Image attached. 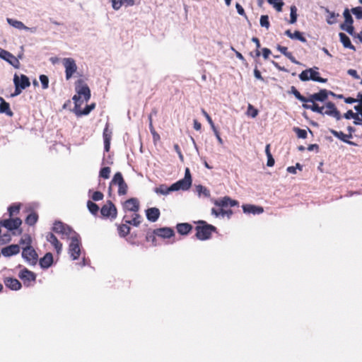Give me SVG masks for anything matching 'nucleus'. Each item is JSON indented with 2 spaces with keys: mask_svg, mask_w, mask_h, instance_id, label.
<instances>
[{
  "mask_svg": "<svg viewBox=\"0 0 362 362\" xmlns=\"http://www.w3.org/2000/svg\"><path fill=\"white\" fill-rule=\"evenodd\" d=\"M252 41L254 42L256 45L255 57H259L261 54V53L259 50V49L260 48V46H261L259 40L256 37H253L252 38Z\"/></svg>",
  "mask_w": 362,
  "mask_h": 362,
  "instance_id": "864d4df0",
  "label": "nucleus"
},
{
  "mask_svg": "<svg viewBox=\"0 0 362 362\" xmlns=\"http://www.w3.org/2000/svg\"><path fill=\"white\" fill-rule=\"evenodd\" d=\"M230 49L234 52L236 57L238 59H239L240 60H241L243 63L246 62L245 57H243V55L238 51H237L233 47H230Z\"/></svg>",
  "mask_w": 362,
  "mask_h": 362,
  "instance_id": "680f3d73",
  "label": "nucleus"
},
{
  "mask_svg": "<svg viewBox=\"0 0 362 362\" xmlns=\"http://www.w3.org/2000/svg\"><path fill=\"white\" fill-rule=\"evenodd\" d=\"M0 224L8 230H13L14 229H18L21 226L22 224V220L20 218H12L10 217V218L1 221Z\"/></svg>",
  "mask_w": 362,
  "mask_h": 362,
  "instance_id": "4468645a",
  "label": "nucleus"
},
{
  "mask_svg": "<svg viewBox=\"0 0 362 362\" xmlns=\"http://www.w3.org/2000/svg\"><path fill=\"white\" fill-rule=\"evenodd\" d=\"M344 117L347 119L351 118L356 119V117H358V113H355L351 110H349L344 114Z\"/></svg>",
  "mask_w": 362,
  "mask_h": 362,
  "instance_id": "052dcab7",
  "label": "nucleus"
},
{
  "mask_svg": "<svg viewBox=\"0 0 362 362\" xmlns=\"http://www.w3.org/2000/svg\"><path fill=\"white\" fill-rule=\"evenodd\" d=\"M112 134V131L110 130L108 128V124H106L103 134L104 139V148L106 152H108L110 151Z\"/></svg>",
  "mask_w": 362,
  "mask_h": 362,
  "instance_id": "4be33fe9",
  "label": "nucleus"
},
{
  "mask_svg": "<svg viewBox=\"0 0 362 362\" xmlns=\"http://www.w3.org/2000/svg\"><path fill=\"white\" fill-rule=\"evenodd\" d=\"M69 254L74 260L78 259L81 255V241L79 235L74 233V235L71 236V243L69 246Z\"/></svg>",
  "mask_w": 362,
  "mask_h": 362,
  "instance_id": "20e7f679",
  "label": "nucleus"
},
{
  "mask_svg": "<svg viewBox=\"0 0 362 362\" xmlns=\"http://www.w3.org/2000/svg\"><path fill=\"white\" fill-rule=\"evenodd\" d=\"M139 207V202L136 198H130L126 200L123 204V209L124 211L138 212Z\"/></svg>",
  "mask_w": 362,
  "mask_h": 362,
  "instance_id": "2eb2a0df",
  "label": "nucleus"
},
{
  "mask_svg": "<svg viewBox=\"0 0 362 362\" xmlns=\"http://www.w3.org/2000/svg\"><path fill=\"white\" fill-rule=\"evenodd\" d=\"M126 218L127 216H124L123 218L125 223L134 226H138L141 222V216L137 212H134L132 220H127Z\"/></svg>",
  "mask_w": 362,
  "mask_h": 362,
  "instance_id": "473e14b6",
  "label": "nucleus"
},
{
  "mask_svg": "<svg viewBox=\"0 0 362 362\" xmlns=\"http://www.w3.org/2000/svg\"><path fill=\"white\" fill-rule=\"evenodd\" d=\"M103 194L99 191L94 192L91 197L92 199L95 202L100 201L103 199Z\"/></svg>",
  "mask_w": 362,
  "mask_h": 362,
  "instance_id": "13d9d810",
  "label": "nucleus"
},
{
  "mask_svg": "<svg viewBox=\"0 0 362 362\" xmlns=\"http://www.w3.org/2000/svg\"><path fill=\"white\" fill-rule=\"evenodd\" d=\"M0 57L4 59V60L7 61L9 64L13 65L14 67L18 68L19 66V61L18 59L13 56L11 53L3 49L0 48Z\"/></svg>",
  "mask_w": 362,
  "mask_h": 362,
  "instance_id": "dca6fc26",
  "label": "nucleus"
},
{
  "mask_svg": "<svg viewBox=\"0 0 362 362\" xmlns=\"http://www.w3.org/2000/svg\"><path fill=\"white\" fill-rule=\"evenodd\" d=\"M22 257L33 264H35L37 260V254L30 245L23 248Z\"/></svg>",
  "mask_w": 362,
  "mask_h": 362,
  "instance_id": "ddd939ff",
  "label": "nucleus"
},
{
  "mask_svg": "<svg viewBox=\"0 0 362 362\" xmlns=\"http://www.w3.org/2000/svg\"><path fill=\"white\" fill-rule=\"evenodd\" d=\"M176 229L180 234L187 235L192 230V226L188 223H178Z\"/></svg>",
  "mask_w": 362,
  "mask_h": 362,
  "instance_id": "cd10ccee",
  "label": "nucleus"
},
{
  "mask_svg": "<svg viewBox=\"0 0 362 362\" xmlns=\"http://www.w3.org/2000/svg\"><path fill=\"white\" fill-rule=\"evenodd\" d=\"M53 262V256L52 253L47 252L40 259V265L44 269L49 268Z\"/></svg>",
  "mask_w": 362,
  "mask_h": 362,
  "instance_id": "bb28decb",
  "label": "nucleus"
},
{
  "mask_svg": "<svg viewBox=\"0 0 362 362\" xmlns=\"http://www.w3.org/2000/svg\"><path fill=\"white\" fill-rule=\"evenodd\" d=\"M101 216L105 218L113 220L117 216V209L115 205L111 202L107 201L100 210Z\"/></svg>",
  "mask_w": 362,
  "mask_h": 362,
  "instance_id": "0eeeda50",
  "label": "nucleus"
},
{
  "mask_svg": "<svg viewBox=\"0 0 362 362\" xmlns=\"http://www.w3.org/2000/svg\"><path fill=\"white\" fill-rule=\"evenodd\" d=\"M192 183V180L190 170L188 168H186L185 171L184 178L173 183L171 185L170 189H173V191H178V190L186 191V190H188L191 187Z\"/></svg>",
  "mask_w": 362,
  "mask_h": 362,
  "instance_id": "7ed1b4c3",
  "label": "nucleus"
},
{
  "mask_svg": "<svg viewBox=\"0 0 362 362\" xmlns=\"http://www.w3.org/2000/svg\"><path fill=\"white\" fill-rule=\"evenodd\" d=\"M202 115L205 117L206 119L207 120V122H209V124H210L211 129L216 127V126L214 125V123L211 119V117H210V115L206 112V110L204 109H202Z\"/></svg>",
  "mask_w": 362,
  "mask_h": 362,
  "instance_id": "4d7b16f0",
  "label": "nucleus"
},
{
  "mask_svg": "<svg viewBox=\"0 0 362 362\" xmlns=\"http://www.w3.org/2000/svg\"><path fill=\"white\" fill-rule=\"evenodd\" d=\"M110 172L111 170L110 167H104L100 170V176L104 179H108L110 177Z\"/></svg>",
  "mask_w": 362,
  "mask_h": 362,
  "instance_id": "09e8293b",
  "label": "nucleus"
},
{
  "mask_svg": "<svg viewBox=\"0 0 362 362\" xmlns=\"http://www.w3.org/2000/svg\"><path fill=\"white\" fill-rule=\"evenodd\" d=\"M0 113H5L8 116H13V113L10 109V105L6 102L2 97H0Z\"/></svg>",
  "mask_w": 362,
  "mask_h": 362,
  "instance_id": "c756f323",
  "label": "nucleus"
},
{
  "mask_svg": "<svg viewBox=\"0 0 362 362\" xmlns=\"http://www.w3.org/2000/svg\"><path fill=\"white\" fill-rule=\"evenodd\" d=\"M327 12L329 13L327 18V23L329 25L334 24L336 22L335 18L338 14L336 15L334 12H329L328 10Z\"/></svg>",
  "mask_w": 362,
  "mask_h": 362,
  "instance_id": "6e6d98bb",
  "label": "nucleus"
},
{
  "mask_svg": "<svg viewBox=\"0 0 362 362\" xmlns=\"http://www.w3.org/2000/svg\"><path fill=\"white\" fill-rule=\"evenodd\" d=\"M291 93L300 101L303 103H308V98L302 95L300 93L294 86L291 87Z\"/></svg>",
  "mask_w": 362,
  "mask_h": 362,
  "instance_id": "a19ab883",
  "label": "nucleus"
},
{
  "mask_svg": "<svg viewBox=\"0 0 362 362\" xmlns=\"http://www.w3.org/2000/svg\"><path fill=\"white\" fill-rule=\"evenodd\" d=\"M87 207L89 211L94 216H96L99 212V206L92 201L87 202Z\"/></svg>",
  "mask_w": 362,
  "mask_h": 362,
  "instance_id": "58836bf2",
  "label": "nucleus"
},
{
  "mask_svg": "<svg viewBox=\"0 0 362 362\" xmlns=\"http://www.w3.org/2000/svg\"><path fill=\"white\" fill-rule=\"evenodd\" d=\"M111 185H118V194L119 195H125L127 193L128 186L125 182L123 176L120 172H117L115 174L112 181Z\"/></svg>",
  "mask_w": 362,
  "mask_h": 362,
  "instance_id": "1a4fd4ad",
  "label": "nucleus"
},
{
  "mask_svg": "<svg viewBox=\"0 0 362 362\" xmlns=\"http://www.w3.org/2000/svg\"><path fill=\"white\" fill-rule=\"evenodd\" d=\"M127 224L125 223L117 226L119 235L122 238L126 237L130 232L131 228Z\"/></svg>",
  "mask_w": 362,
  "mask_h": 362,
  "instance_id": "f704fd0d",
  "label": "nucleus"
},
{
  "mask_svg": "<svg viewBox=\"0 0 362 362\" xmlns=\"http://www.w3.org/2000/svg\"><path fill=\"white\" fill-rule=\"evenodd\" d=\"M197 226L195 228V236L200 240H206L211 238L212 233L216 230V228L212 225L208 224L204 221H199L197 222Z\"/></svg>",
  "mask_w": 362,
  "mask_h": 362,
  "instance_id": "f03ea898",
  "label": "nucleus"
},
{
  "mask_svg": "<svg viewBox=\"0 0 362 362\" xmlns=\"http://www.w3.org/2000/svg\"><path fill=\"white\" fill-rule=\"evenodd\" d=\"M62 64L65 68L66 79L69 80L77 71L76 62L72 58H64Z\"/></svg>",
  "mask_w": 362,
  "mask_h": 362,
  "instance_id": "9d476101",
  "label": "nucleus"
},
{
  "mask_svg": "<svg viewBox=\"0 0 362 362\" xmlns=\"http://www.w3.org/2000/svg\"><path fill=\"white\" fill-rule=\"evenodd\" d=\"M340 42L342 43L345 48H349L354 51L356 50V47L351 44L349 37L344 33L339 34Z\"/></svg>",
  "mask_w": 362,
  "mask_h": 362,
  "instance_id": "c85d7f7f",
  "label": "nucleus"
},
{
  "mask_svg": "<svg viewBox=\"0 0 362 362\" xmlns=\"http://www.w3.org/2000/svg\"><path fill=\"white\" fill-rule=\"evenodd\" d=\"M7 22L11 26H13L17 29H19V30H32V28H30L25 26L21 21H17V20H15L13 18H8Z\"/></svg>",
  "mask_w": 362,
  "mask_h": 362,
  "instance_id": "2f4dec72",
  "label": "nucleus"
},
{
  "mask_svg": "<svg viewBox=\"0 0 362 362\" xmlns=\"http://www.w3.org/2000/svg\"><path fill=\"white\" fill-rule=\"evenodd\" d=\"M296 7L295 6H292L291 7V18L289 23L293 24L297 21V13H296Z\"/></svg>",
  "mask_w": 362,
  "mask_h": 362,
  "instance_id": "8fccbe9b",
  "label": "nucleus"
},
{
  "mask_svg": "<svg viewBox=\"0 0 362 362\" xmlns=\"http://www.w3.org/2000/svg\"><path fill=\"white\" fill-rule=\"evenodd\" d=\"M20 252V247L18 245H11L2 248L1 253L5 257H11L18 254Z\"/></svg>",
  "mask_w": 362,
  "mask_h": 362,
  "instance_id": "aec40b11",
  "label": "nucleus"
},
{
  "mask_svg": "<svg viewBox=\"0 0 362 362\" xmlns=\"http://www.w3.org/2000/svg\"><path fill=\"white\" fill-rule=\"evenodd\" d=\"M40 81L42 84V87L43 89H46L48 88L49 85V78L46 75L42 74L40 76Z\"/></svg>",
  "mask_w": 362,
  "mask_h": 362,
  "instance_id": "603ef678",
  "label": "nucleus"
},
{
  "mask_svg": "<svg viewBox=\"0 0 362 362\" xmlns=\"http://www.w3.org/2000/svg\"><path fill=\"white\" fill-rule=\"evenodd\" d=\"M148 119H149V129H150V132L152 134V136H153V140L154 141H157V140H159L160 139V136L159 134L156 132L155 129H154V127L153 125V122H152V117L151 115H150L148 117Z\"/></svg>",
  "mask_w": 362,
  "mask_h": 362,
  "instance_id": "37998d69",
  "label": "nucleus"
},
{
  "mask_svg": "<svg viewBox=\"0 0 362 362\" xmlns=\"http://www.w3.org/2000/svg\"><path fill=\"white\" fill-rule=\"evenodd\" d=\"M218 143L220 144H223V139H221V136H220V134H219V132L218 131L217 128L216 127H214L212 129Z\"/></svg>",
  "mask_w": 362,
  "mask_h": 362,
  "instance_id": "338daca9",
  "label": "nucleus"
},
{
  "mask_svg": "<svg viewBox=\"0 0 362 362\" xmlns=\"http://www.w3.org/2000/svg\"><path fill=\"white\" fill-rule=\"evenodd\" d=\"M110 1L112 3V8L116 11L119 10L122 6L120 0H110Z\"/></svg>",
  "mask_w": 362,
  "mask_h": 362,
  "instance_id": "e2e57ef3",
  "label": "nucleus"
},
{
  "mask_svg": "<svg viewBox=\"0 0 362 362\" xmlns=\"http://www.w3.org/2000/svg\"><path fill=\"white\" fill-rule=\"evenodd\" d=\"M351 12L356 16L357 19L362 18V8L361 6L353 8Z\"/></svg>",
  "mask_w": 362,
  "mask_h": 362,
  "instance_id": "5fc2aeb1",
  "label": "nucleus"
},
{
  "mask_svg": "<svg viewBox=\"0 0 362 362\" xmlns=\"http://www.w3.org/2000/svg\"><path fill=\"white\" fill-rule=\"evenodd\" d=\"M329 94L336 96V95L332 91H328L326 89H321L318 93L311 94L308 98V103H313L315 101L324 102L327 99Z\"/></svg>",
  "mask_w": 362,
  "mask_h": 362,
  "instance_id": "f8f14e48",
  "label": "nucleus"
},
{
  "mask_svg": "<svg viewBox=\"0 0 362 362\" xmlns=\"http://www.w3.org/2000/svg\"><path fill=\"white\" fill-rule=\"evenodd\" d=\"M312 105H308L306 103L303 104V107L305 109H309L311 110L314 112H317L319 114L322 113L323 110H325V107L322 106H319L318 104L315 103V102L312 103Z\"/></svg>",
  "mask_w": 362,
  "mask_h": 362,
  "instance_id": "72a5a7b5",
  "label": "nucleus"
},
{
  "mask_svg": "<svg viewBox=\"0 0 362 362\" xmlns=\"http://www.w3.org/2000/svg\"><path fill=\"white\" fill-rule=\"evenodd\" d=\"M235 7H236V9H237L238 13L240 16H244L245 18H247V15H246V13H245V10H244V8H243V6H242L240 4L237 3V4H236V5H235Z\"/></svg>",
  "mask_w": 362,
  "mask_h": 362,
  "instance_id": "0e129e2a",
  "label": "nucleus"
},
{
  "mask_svg": "<svg viewBox=\"0 0 362 362\" xmlns=\"http://www.w3.org/2000/svg\"><path fill=\"white\" fill-rule=\"evenodd\" d=\"M243 210L245 213L253 214H259L264 211L263 207L252 204L243 205Z\"/></svg>",
  "mask_w": 362,
  "mask_h": 362,
  "instance_id": "393cba45",
  "label": "nucleus"
},
{
  "mask_svg": "<svg viewBox=\"0 0 362 362\" xmlns=\"http://www.w3.org/2000/svg\"><path fill=\"white\" fill-rule=\"evenodd\" d=\"M95 107V103H92L89 105H86V107L80 112V115H88L92 110H93Z\"/></svg>",
  "mask_w": 362,
  "mask_h": 362,
  "instance_id": "bf43d9fd",
  "label": "nucleus"
},
{
  "mask_svg": "<svg viewBox=\"0 0 362 362\" xmlns=\"http://www.w3.org/2000/svg\"><path fill=\"white\" fill-rule=\"evenodd\" d=\"M214 204L223 209L228 206H238V202L236 200L230 199L229 197H224L222 199L216 200Z\"/></svg>",
  "mask_w": 362,
  "mask_h": 362,
  "instance_id": "f3484780",
  "label": "nucleus"
},
{
  "mask_svg": "<svg viewBox=\"0 0 362 362\" xmlns=\"http://www.w3.org/2000/svg\"><path fill=\"white\" fill-rule=\"evenodd\" d=\"M155 234L160 238L166 239L173 237L175 235V232L171 228L163 227L155 229Z\"/></svg>",
  "mask_w": 362,
  "mask_h": 362,
  "instance_id": "6ab92c4d",
  "label": "nucleus"
},
{
  "mask_svg": "<svg viewBox=\"0 0 362 362\" xmlns=\"http://www.w3.org/2000/svg\"><path fill=\"white\" fill-rule=\"evenodd\" d=\"M18 276L21 279H22L24 281V284H25L26 282H35L36 279V275L34 272L28 270V269L25 268L22 269L19 274Z\"/></svg>",
  "mask_w": 362,
  "mask_h": 362,
  "instance_id": "a211bd4d",
  "label": "nucleus"
},
{
  "mask_svg": "<svg viewBox=\"0 0 362 362\" xmlns=\"http://www.w3.org/2000/svg\"><path fill=\"white\" fill-rule=\"evenodd\" d=\"M293 131L296 132L297 136L300 139H305L307 137V131L298 127H294Z\"/></svg>",
  "mask_w": 362,
  "mask_h": 362,
  "instance_id": "de8ad7c7",
  "label": "nucleus"
},
{
  "mask_svg": "<svg viewBox=\"0 0 362 362\" xmlns=\"http://www.w3.org/2000/svg\"><path fill=\"white\" fill-rule=\"evenodd\" d=\"M38 220V214L33 211L30 214H28L25 220V222L28 226H34Z\"/></svg>",
  "mask_w": 362,
  "mask_h": 362,
  "instance_id": "c9c22d12",
  "label": "nucleus"
},
{
  "mask_svg": "<svg viewBox=\"0 0 362 362\" xmlns=\"http://www.w3.org/2000/svg\"><path fill=\"white\" fill-rule=\"evenodd\" d=\"M285 35H287L291 39H296L300 40L302 42H306V38L303 36L302 33L300 31H295L293 33H291L290 30H287L285 31Z\"/></svg>",
  "mask_w": 362,
  "mask_h": 362,
  "instance_id": "7c9ffc66",
  "label": "nucleus"
},
{
  "mask_svg": "<svg viewBox=\"0 0 362 362\" xmlns=\"http://www.w3.org/2000/svg\"><path fill=\"white\" fill-rule=\"evenodd\" d=\"M325 110H323L322 115H328L329 117H334L337 120H340L341 118V115L340 112L337 110L335 104L331 101H329L325 103L324 106Z\"/></svg>",
  "mask_w": 362,
  "mask_h": 362,
  "instance_id": "9b49d317",
  "label": "nucleus"
},
{
  "mask_svg": "<svg viewBox=\"0 0 362 362\" xmlns=\"http://www.w3.org/2000/svg\"><path fill=\"white\" fill-rule=\"evenodd\" d=\"M47 240L49 242L59 254L62 249V244L58 240L57 238L52 233H48L46 236Z\"/></svg>",
  "mask_w": 362,
  "mask_h": 362,
  "instance_id": "5701e85b",
  "label": "nucleus"
},
{
  "mask_svg": "<svg viewBox=\"0 0 362 362\" xmlns=\"http://www.w3.org/2000/svg\"><path fill=\"white\" fill-rule=\"evenodd\" d=\"M52 230L56 233L61 234L67 238H71V236L74 235V233H76L68 225L59 221L54 223Z\"/></svg>",
  "mask_w": 362,
  "mask_h": 362,
  "instance_id": "6e6552de",
  "label": "nucleus"
},
{
  "mask_svg": "<svg viewBox=\"0 0 362 362\" xmlns=\"http://www.w3.org/2000/svg\"><path fill=\"white\" fill-rule=\"evenodd\" d=\"M343 15L344 17V24H345V25L353 24L354 20H353L351 15L350 14L349 10L348 8H346L344 10Z\"/></svg>",
  "mask_w": 362,
  "mask_h": 362,
  "instance_id": "a18cd8bd",
  "label": "nucleus"
},
{
  "mask_svg": "<svg viewBox=\"0 0 362 362\" xmlns=\"http://www.w3.org/2000/svg\"><path fill=\"white\" fill-rule=\"evenodd\" d=\"M4 284L11 290L18 291L21 289L22 285L21 282L15 278L7 277L4 279Z\"/></svg>",
  "mask_w": 362,
  "mask_h": 362,
  "instance_id": "412c9836",
  "label": "nucleus"
},
{
  "mask_svg": "<svg viewBox=\"0 0 362 362\" xmlns=\"http://www.w3.org/2000/svg\"><path fill=\"white\" fill-rule=\"evenodd\" d=\"M122 5L126 6H132L135 4L134 0H120Z\"/></svg>",
  "mask_w": 362,
  "mask_h": 362,
  "instance_id": "774afa93",
  "label": "nucleus"
},
{
  "mask_svg": "<svg viewBox=\"0 0 362 362\" xmlns=\"http://www.w3.org/2000/svg\"><path fill=\"white\" fill-rule=\"evenodd\" d=\"M330 132L333 136L341 140L342 141L351 145L354 144L353 142L349 141V139L352 137L351 134H345L342 132H337L334 129H330Z\"/></svg>",
  "mask_w": 362,
  "mask_h": 362,
  "instance_id": "a878e982",
  "label": "nucleus"
},
{
  "mask_svg": "<svg viewBox=\"0 0 362 362\" xmlns=\"http://www.w3.org/2000/svg\"><path fill=\"white\" fill-rule=\"evenodd\" d=\"M76 94L74 95L73 100L75 104L74 108L78 110L83 102H87L90 98V90L89 87L82 79L76 82Z\"/></svg>",
  "mask_w": 362,
  "mask_h": 362,
  "instance_id": "f257e3e1",
  "label": "nucleus"
},
{
  "mask_svg": "<svg viewBox=\"0 0 362 362\" xmlns=\"http://www.w3.org/2000/svg\"><path fill=\"white\" fill-rule=\"evenodd\" d=\"M258 112H259V111L257 109L255 108L252 105L248 104L247 110V112H246L247 116L255 118L257 116Z\"/></svg>",
  "mask_w": 362,
  "mask_h": 362,
  "instance_id": "c03bdc74",
  "label": "nucleus"
},
{
  "mask_svg": "<svg viewBox=\"0 0 362 362\" xmlns=\"http://www.w3.org/2000/svg\"><path fill=\"white\" fill-rule=\"evenodd\" d=\"M147 219L151 222L156 221L160 216V211L158 208L152 207L146 211Z\"/></svg>",
  "mask_w": 362,
  "mask_h": 362,
  "instance_id": "b1692460",
  "label": "nucleus"
},
{
  "mask_svg": "<svg viewBox=\"0 0 362 362\" xmlns=\"http://www.w3.org/2000/svg\"><path fill=\"white\" fill-rule=\"evenodd\" d=\"M13 83L15 84V92L12 94L13 96L19 95L22 92V90L30 86L28 77L24 74H21V78H19L17 74H15Z\"/></svg>",
  "mask_w": 362,
  "mask_h": 362,
  "instance_id": "39448f33",
  "label": "nucleus"
},
{
  "mask_svg": "<svg viewBox=\"0 0 362 362\" xmlns=\"http://www.w3.org/2000/svg\"><path fill=\"white\" fill-rule=\"evenodd\" d=\"M299 78L303 81H306L309 80L320 83H325L327 81V78H323L320 77V73L311 68L303 71L300 74Z\"/></svg>",
  "mask_w": 362,
  "mask_h": 362,
  "instance_id": "423d86ee",
  "label": "nucleus"
},
{
  "mask_svg": "<svg viewBox=\"0 0 362 362\" xmlns=\"http://www.w3.org/2000/svg\"><path fill=\"white\" fill-rule=\"evenodd\" d=\"M171 186L168 187L166 185H160L158 187L155 189V192L157 194L166 195L169 194L170 192H173V189H170Z\"/></svg>",
  "mask_w": 362,
  "mask_h": 362,
  "instance_id": "e433bc0d",
  "label": "nucleus"
},
{
  "mask_svg": "<svg viewBox=\"0 0 362 362\" xmlns=\"http://www.w3.org/2000/svg\"><path fill=\"white\" fill-rule=\"evenodd\" d=\"M156 236L157 235L155 234V230H153V232L147 233L146 240L148 242H151L153 246H156L158 245Z\"/></svg>",
  "mask_w": 362,
  "mask_h": 362,
  "instance_id": "ea45409f",
  "label": "nucleus"
},
{
  "mask_svg": "<svg viewBox=\"0 0 362 362\" xmlns=\"http://www.w3.org/2000/svg\"><path fill=\"white\" fill-rule=\"evenodd\" d=\"M21 204H13L12 205H11L8 208V214H9V216L10 217H12L15 215H17L19 214L20 212V209H21Z\"/></svg>",
  "mask_w": 362,
  "mask_h": 362,
  "instance_id": "4c0bfd02",
  "label": "nucleus"
},
{
  "mask_svg": "<svg viewBox=\"0 0 362 362\" xmlns=\"http://www.w3.org/2000/svg\"><path fill=\"white\" fill-rule=\"evenodd\" d=\"M340 27H341V29L346 30L349 35H354V28L353 26V24H349V25L341 24Z\"/></svg>",
  "mask_w": 362,
  "mask_h": 362,
  "instance_id": "3c124183",
  "label": "nucleus"
},
{
  "mask_svg": "<svg viewBox=\"0 0 362 362\" xmlns=\"http://www.w3.org/2000/svg\"><path fill=\"white\" fill-rule=\"evenodd\" d=\"M259 23L262 27L269 29L270 27L269 16L267 15L261 16L260 20H259Z\"/></svg>",
  "mask_w": 362,
  "mask_h": 362,
  "instance_id": "49530a36",
  "label": "nucleus"
},
{
  "mask_svg": "<svg viewBox=\"0 0 362 362\" xmlns=\"http://www.w3.org/2000/svg\"><path fill=\"white\" fill-rule=\"evenodd\" d=\"M219 214H221L222 216L226 215L228 217H230L232 215L233 211L230 209L226 210L223 208L219 209Z\"/></svg>",
  "mask_w": 362,
  "mask_h": 362,
  "instance_id": "69168bd1",
  "label": "nucleus"
},
{
  "mask_svg": "<svg viewBox=\"0 0 362 362\" xmlns=\"http://www.w3.org/2000/svg\"><path fill=\"white\" fill-rule=\"evenodd\" d=\"M277 1L278 0H267V2L272 5L278 12H281L284 3L281 1Z\"/></svg>",
  "mask_w": 362,
  "mask_h": 362,
  "instance_id": "79ce46f5",
  "label": "nucleus"
}]
</instances>
